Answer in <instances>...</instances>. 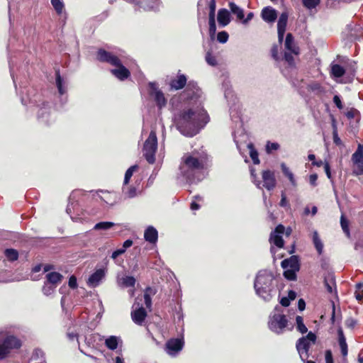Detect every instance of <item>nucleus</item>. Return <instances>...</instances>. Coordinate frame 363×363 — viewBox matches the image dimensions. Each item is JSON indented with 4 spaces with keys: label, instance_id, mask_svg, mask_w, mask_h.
Returning <instances> with one entry per match:
<instances>
[{
    "label": "nucleus",
    "instance_id": "obj_42",
    "mask_svg": "<svg viewBox=\"0 0 363 363\" xmlns=\"http://www.w3.org/2000/svg\"><path fill=\"white\" fill-rule=\"evenodd\" d=\"M55 287V285L50 284L48 282H45V285L43 287V294L46 296L52 294L54 292Z\"/></svg>",
    "mask_w": 363,
    "mask_h": 363
},
{
    "label": "nucleus",
    "instance_id": "obj_30",
    "mask_svg": "<svg viewBox=\"0 0 363 363\" xmlns=\"http://www.w3.org/2000/svg\"><path fill=\"white\" fill-rule=\"evenodd\" d=\"M115 225H116V224L113 222L103 221V222H99V223H96L94 226L93 229L94 230H108Z\"/></svg>",
    "mask_w": 363,
    "mask_h": 363
},
{
    "label": "nucleus",
    "instance_id": "obj_22",
    "mask_svg": "<svg viewBox=\"0 0 363 363\" xmlns=\"http://www.w3.org/2000/svg\"><path fill=\"white\" fill-rule=\"evenodd\" d=\"M338 334V342L341 350V353L343 357H346L347 355V345L346 342V339L344 335L343 331L341 328H340L337 331Z\"/></svg>",
    "mask_w": 363,
    "mask_h": 363
},
{
    "label": "nucleus",
    "instance_id": "obj_23",
    "mask_svg": "<svg viewBox=\"0 0 363 363\" xmlns=\"http://www.w3.org/2000/svg\"><path fill=\"white\" fill-rule=\"evenodd\" d=\"M285 48L289 51H291L292 53L295 55L298 54V48L296 47L294 42L293 36L291 33H288L286 35V38L285 40Z\"/></svg>",
    "mask_w": 363,
    "mask_h": 363
},
{
    "label": "nucleus",
    "instance_id": "obj_27",
    "mask_svg": "<svg viewBox=\"0 0 363 363\" xmlns=\"http://www.w3.org/2000/svg\"><path fill=\"white\" fill-rule=\"evenodd\" d=\"M123 195L125 199H132L137 196V189L135 186L123 185Z\"/></svg>",
    "mask_w": 363,
    "mask_h": 363
},
{
    "label": "nucleus",
    "instance_id": "obj_2",
    "mask_svg": "<svg viewBox=\"0 0 363 363\" xmlns=\"http://www.w3.org/2000/svg\"><path fill=\"white\" fill-rule=\"evenodd\" d=\"M273 275L267 270L260 271L255 281L254 287L257 294L264 301H269L273 291Z\"/></svg>",
    "mask_w": 363,
    "mask_h": 363
},
{
    "label": "nucleus",
    "instance_id": "obj_4",
    "mask_svg": "<svg viewBox=\"0 0 363 363\" xmlns=\"http://www.w3.org/2000/svg\"><path fill=\"white\" fill-rule=\"evenodd\" d=\"M97 58L101 62H108L113 66H116V69L111 70V73L118 79L123 80L127 79L130 75V72L121 63L120 60L111 52L100 49L98 51Z\"/></svg>",
    "mask_w": 363,
    "mask_h": 363
},
{
    "label": "nucleus",
    "instance_id": "obj_56",
    "mask_svg": "<svg viewBox=\"0 0 363 363\" xmlns=\"http://www.w3.org/2000/svg\"><path fill=\"white\" fill-rule=\"evenodd\" d=\"M69 286L72 288V289H74L77 287V279L74 276H72L69 279Z\"/></svg>",
    "mask_w": 363,
    "mask_h": 363
},
{
    "label": "nucleus",
    "instance_id": "obj_49",
    "mask_svg": "<svg viewBox=\"0 0 363 363\" xmlns=\"http://www.w3.org/2000/svg\"><path fill=\"white\" fill-rule=\"evenodd\" d=\"M279 148V145L277 143L267 142L266 145V151L270 153L273 150H277Z\"/></svg>",
    "mask_w": 363,
    "mask_h": 363
},
{
    "label": "nucleus",
    "instance_id": "obj_61",
    "mask_svg": "<svg viewBox=\"0 0 363 363\" xmlns=\"http://www.w3.org/2000/svg\"><path fill=\"white\" fill-rule=\"evenodd\" d=\"M279 204L282 207L288 206V201H287L286 197L284 193H282V194H281V199Z\"/></svg>",
    "mask_w": 363,
    "mask_h": 363
},
{
    "label": "nucleus",
    "instance_id": "obj_37",
    "mask_svg": "<svg viewBox=\"0 0 363 363\" xmlns=\"http://www.w3.org/2000/svg\"><path fill=\"white\" fill-rule=\"evenodd\" d=\"M138 167L137 165H133L129 167L125 174L124 177V182L123 185H127L129 183V181L133 176V174L134 172H135L138 169Z\"/></svg>",
    "mask_w": 363,
    "mask_h": 363
},
{
    "label": "nucleus",
    "instance_id": "obj_62",
    "mask_svg": "<svg viewBox=\"0 0 363 363\" xmlns=\"http://www.w3.org/2000/svg\"><path fill=\"white\" fill-rule=\"evenodd\" d=\"M324 169L325 172V174L327 177L330 179L331 178V172H330V167L328 162H325L324 164Z\"/></svg>",
    "mask_w": 363,
    "mask_h": 363
},
{
    "label": "nucleus",
    "instance_id": "obj_47",
    "mask_svg": "<svg viewBox=\"0 0 363 363\" xmlns=\"http://www.w3.org/2000/svg\"><path fill=\"white\" fill-rule=\"evenodd\" d=\"M296 271L295 269H287L284 272V276L289 280H294L296 279Z\"/></svg>",
    "mask_w": 363,
    "mask_h": 363
},
{
    "label": "nucleus",
    "instance_id": "obj_9",
    "mask_svg": "<svg viewBox=\"0 0 363 363\" xmlns=\"http://www.w3.org/2000/svg\"><path fill=\"white\" fill-rule=\"evenodd\" d=\"M21 346V342L17 337L8 336L3 343H0V359L6 357L12 349H18Z\"/></svg>",
    "mask_w": 363,
    "mask_h": 363
},
{
    "label": "nucleus",
    "instance_id": "obj_19",
    "mask_svg": "<svg viewBox=\"0 0 363 363\" xmlns=\"http://www.w3.org/2000/svg\"><path fill=\"white\" fill-rule=\"evenodd\" d=\"M217 19L221 26H227L230 21L229 11L225 9H220L218 12Z\"/></svg>",
    "mask_w": 363,
    "mask_h": 363
},
{
    "label": "nucleus",
    "instance_id": "obj_41",
    "mask_svg": "<svg viewBox=\"0 0 363 363\" xmlns=\"http://www.w3.org/2000/svg\"><path fill=\"white\" fill-rule=\"evenodd\" d=\"M51 4L58 14H61L64 9V4L62 0H51Z\"/></svg>",
    "mask_w": 363,
    "mask_h": 363
},
{
    "label": "nucleus",
    "instance_id": "obj_33",
    "mask_svg": "<svg viewBox=\"0 0 363 363\" xmlns=\"http://www.w3.org/2000/svg\"><path fill=\"white\" fill-rule=\"evenodd\" d=\"M154 294H155V291L150 287L147 288L145 291L144 299H145V303L147 308H151V306H152L151 295H152Z\"/></svg>",
    "mask_w": 363,
    "mask_h": 363
},
{
    "label": "nucleus",
    "instance_id": "obj_40",
    "mask_svg": "<svg viewBox=\"0 0 363 363\" xmlns=\"http://www.w3.org/2000/svg\"><path fill=\"white\" fill-rule=\"evenodd\" d=\"M297 330L301 333H306L308 330L307 328L303 323V319L301 316H296V318Z\"/></svg>",
    "mask_w": 363,
    "mask_h": 363
},
{
    "label": "nucleus",
    "instance_id": "obj_57",
    "mask_svg": "<svg viewBox=\"0 0 363 363\" xmlns=\"http://www.w3.org/2000/svg\"><path fill=\"white\" fill-rule=\"evenodd\" d=\"M125 252V249H118L116 251H114L112 253L111 257L115 259H116L119 255L123 254Z\"/></svg>",
    "mask_w": 363,
    "mask_h": 363
},
{
    "label": "nucleus",
    "instance_id": "obj_1",
    "mask_svg": "<svg viewBox=\"0 0 363 363\" xmlns=\"http://www.w3.org/2000/svg\"><path fill=\"white\" fill-rule=\"evenodd\" d=\"M183 95L191 101L194 100L196 106L184 109L177 116V126L184 135L192 137L208 123V116L201 106V101L199 100L201 90L195 82H189Z\"/></svg>",
    "mask_w": 363,
    "mask_h": 363
},
{
    "label": "nucleus",
    "instance_id": "obj_55",
    "mask_svg": "<svg viewBox=\"0 0 363 363\" xmlns=\"http://www.w3.org/2000/svg\"><path fill=\"white\" fill-rule=\"evenodd\" d=\"M333 102L339 109H342L343 108L340 98L337 95H335L333 97Z\"/></svg>",
    "mask_w": 363,
    "mask_h": 363
},
{
    "label": "nucleus",
    "instance_id": "obj_24",
    "mask_svg": "<svg viewBox=\"0 0 363 363\" xmlns=\"http://www.w3.org/2000/svg\"><path fill=\"white\" fill-rule=\"evenodd\" d=\"M135 282V279L131 276H125L118 278V284L121 287H133Z\"/></svg>",
    "mask_w": 363,
    "mask_h": 363
},
{
    "label": "nucleus",
    "instance_id": "obj_26",
    "mask_svg": "<svg viewBox=\"0 0 363 363\" xmlns=\"http://www.w3.org/2000/svg\"><path fill=\"white\" fill-rule=\"evenodd\" d=\"M312 240L318 253L321 255L323 250V244L316 230L313 232Z\"/></svg>",
    "mask_w": 363,
    "mask_h": 363
},
{
    "label": "nucleus",
    "instance_id": "obj_44",
    "mask_svg": "<svg viewBox=\"0 0 363 363\" xmlns=\"http://www.w3.org/2000/svg\"><path fill=\"white\" fill-rule=\"evenodd\" d=\"M353 174L358 176L363 174V161L354 162Z\"/></svg>",
    "mask_w": 363,
    "mask_h": 363
},
{
    "label": "nucleus",
    "instance_id": "obj_34",
    "mask_svg": "<svg viewBox=\"0 0 363 363\" xmlns=\"http://www.w3.org/2000/svg\"><path fill=\"white\" fill-rule=\"evenodd\" d=\"M4 255L7 259L11 262L17 260L18 257V252L14 249H6L4 251Z\"/></svg>",
    "mask_w": 363,
    "mask_h": 363
},
{
    "label": "nucleus",
    "instance_id": "obj_14",
    "mask_svg": "<svg viewBox=\"0 0 363 363\" xmlns=\"http://www.w3.org/2000/svg\"><path fill=\"white\" fill-rule=\"evenodd\" d=\"M288 21V15L286 13H282L279 16L278 23H277V30H278V40L280 43H282L284 40V35L285 33L286 24Z\"/></svg>",
    "mask_w": 363,
    "mask_h": 363
},
{
    "label": "nucleus",
    "instance_id": "obj_13",
    "mask_svg": "<svg viewBox=\"0 0 363 363\" xmlns=\"http://www.w3.org/2000/svg\"><path fill=\"white\" fill-rule=\"evenodd\" d=\"M150 94L155 99L157 105L162 108L166 105V99L163 93L159 90L155 83H150Z\"/></svg>",
    "mask_w": 363,
    "mask_h": 363
},
{
    "label": "nucleus",
    "instance_id": "obj_21",
    "mask_svg": "<svg viewBox=\"0 0 363 363\" xmlns=\"http://www.w3.org/2000/svg\"><path fill=\"white\" fill-rule=\"evenodd\" d=\"M186 84V78L184 74L178 75L177 79L172 80L170 86L172 89L178 90L182 89Z\"/></svg>",
    "mask_w": 363,
    "mask_h": 363
},
{
    "label": "nucleus",
    "instance_id": "obj_50",
    "mask_svg": "<svg viewBox=\"0 0 363 363\" xmlns=\"http://www.w3.org/2000/svg\"><path fill=\"white\" fill-rule=\"evenodd\" d=\"M206 60L207 63L210 65L214 66L216 65V59L213 55H212V54L210 52H208L206 53Z\"/></svg>",
    "mask_w": 363,
    "mask_h": 363
},
{
    "label": "nucleus",
    "instance_id": "obj_18",
    "mask_svg": "<svg viewBox=\"0 0 363 363\" xmlns=\"http://www.w3.org/2000/svg\"><path fill=\"white\" fill-rule=\"evenodd\" d=\"M144 238L150 243H155L157 240V230L152 226H149L145 231Z\"/></svg>",
    "mask_w": 363,
    "mask_h": 363
},
{
    "label": "nucleus",
    "instance_id": "obj_31",
    "mask_svg": "<svg viewBox=\"0 0 363 363\" xmlns=\"http://www.w3.org/2000/svg\"><path fill=\"white\" fill-rule=\"evenodd\" d=\"M352 160L354 162L363 161V145L359 144L355 152L352 155Z\"/></svg>",
    "mask_w": 363,
    "mask_h": 363
},
{
    "label": "nucleus",
    "instance_id": "obj_8",
    "mask_svg": "<svg viewBox=\"0 0 363 363\" xmlns=\"http://www.w3.org/2000/svg\"><path fill=\"white\" fill-rule=\"evenodd\" d=\"M316 336L310 332L306 337L300 338L296 344V348L299 353L300 357L305 361L308 358V352L311 343H314Z\"/></svg>",
    "mask_w": 363,
    "mask_h": 363
},
{
    "label": "nucleus",
    "instance_id": "obj_25",
    "mask_svg": "<svg viewBox=\"0 0 363 363\" xmlns=\"http://www.w3.org/2000/svg\"><path fill=\"white\" fill-rule=\"evenodd\" d=\"M228 6L231 13L235 15L238 20L242 21L245 17L243 9L233 2H230Z\"/></svg>",
    "mask_w": 363,
    "mask_h": 363
},
{
    "label": "nucleus",
    "instance_id": "obj_15",
    "mask_svg": "<svg viewBox=\"0 0 363 363\" xmlns=\"http://www.w3.org/2000/svg\"><path fill=\"white\" fill-rule=\"evenodd\" d=\"M263 186L268 190L273 189L276 186V179L273 172L266 170L262 172Z\"/></svg>",
    "mask_w": 363,
    "mask_h": 363
},
{
    "label": "nucleus",
    "instance_id": "obj_12",
    "mask_svg": "<svg viewBox=\"0 0 363 363\" xmlns=\"http://www.w3.org/2000/svg\"><path fill=\"white\" fill-rule=\"evenodd\" d=\"M285 228L282 225H279L276 227L274 230L271 233L269 241L270 243L277 246L279 248H281L284 246V240L282 239V235L284 234Z\"/></svg>",
    "mask_w": 363,
    "mask_h": 363
},
{
    "label": "nucleus",
    "instance_id": "obj_16",
    "mask_svg": "<svg viewBox=\"0 0 363 363\" xmlns=\"http://www.w3.org/2000/svg\"><path fill=\"white\" fill-rule=\"evenodd\" d=\"M105 276V271L102 269H97L94 273H93L89 278L87 281V284L90 287H96L97 286L100 281Z\"/></svg>",
    "mask_w": 363,
    "mask_h": 363
},
{
    "label": "nucleus",
    "instance_id": "obj_39",
    "mask_svg": "<svg viewBox=\"0 0 363 363\" xmlns=\"http://www.w3.org/2000/svg\"><path fill=\"white\" fill-rule=\"evenodd\" d=\"M140 3L144 4L147 9H154L158 6L159 0H141Z\"/></svg>",
    "mask_w": 363,
    "mask_h": 363
},
{
    "label": "nucleus",
    "instance_id": "obj_52",
    "mask_svg": "<svg viewBox=\"0 0 363 363\" xmlns=\"http://www.w3.org/2000/svg\"><path fill=\"white\" fill-rule=\"evenodd\" d=\"M335 285L334 281L333 279H330L329 281L328 279L325 280V286L327 289L328 292L333 293V286Z\"/></svg>",
    "mask_w": 363,
    "mask_h": 363
},
{
    "label": "nucleus",
    "instance_id": "obj_46",
    "mask_svg": "<svg viewBox=\"0 0 363 363\" xmlns=\"http://www.w3.org/2000/svg\"><path fill=\"white\" fill-rule=\"evenodd\" d=\"M209 34L211 38H213L216 32V26L215 19H209Z\"/></svg>",
    "mask_w": 363,
    "mask_h": 363
},
{
    "label": "nucleus",
    "instance_id": "obj_6",
    "mask_svg": "<svg viewBox=\"0 0 363 363\" xmlns=\"http://www.w3.org/2000/svg\"><path fill=\"white\" fill-rule=\"evenodd\" d=\"M294 86L298 89L299 92L302 95H308L309 94H319L323 91V89L320 83L311 81L306 82L303 80L293 82Z\"/></svg>",
    "mask_w": 363,
    "mask_h": 363
},
{
    "label": "nucleus",
    "instance_id": "obj_11",
    "mask_svg": "<svg viewBox=\"0 0 363 363\" xmlns=\"http://www.w3.org/2000/svg\"><path fill=\"white\" fill-rule=\"evenodd\" d=\"M183 346L184 341L182 339H170L165 345V351L170 356H175L182 350Z\"/></svg>",
    "mask_w": 363,
    "mask_h": 363
},
{
    "label": "nucleus",
    "instance_id": "obj_3",
    "mask_svg": "<svg viewBox=\"0 0 363 363\" xmlns=\"http://www.w3.org/2000/svg\"><path fill=\"white\" fill-rule=\"evenodd\" d=\"M204 162V157L199 156L196 153L186 154L183 156L180 165L181 173L187 179L191 180V176L196 171L203 168Z\"/></svg>",
    "mask_w": 363,
    "mask_h": 363
},
{
    "label": "nucleus",
    "instance_id": "obj_10",
    "mask_svg": "<svg viewBox=\"0 0 363 363\" xmlns=\"http://www.w3.org/2000/svg\"><path fill=\"white\" fill-rule=\"evenodd\" d=\"M138 298L135 299V301L133 305L131 318L135 324L141 325L147 317V312L142 306H140V303H138Z\"/></svg>",
    "mask_w": 363,
    "mask_h": 363
},
{
    "label": "nucleus",
    "instance_id": "obj_35",
    "mask_svg": "<svg viewBox=\"0 0 363 363\" xmlns=\"http://www.w3.org/2000/svg\"><path fill=\"white\" fill-rule=\"evenodd\" d=\"M247 147L250 150V155L252 160L253 161V163L255 164H259L258 153L256 151V150L254 148L253 145L252 143H249L247 145Z\"/></svg>",
    "mask_w": 363,
    "mask_h": 363
},
{
    "label": "nucleus",
    "instance_id": "obj_64",
    "mask_svg": "<svg viewBox=\"0 0 363 363\" xmlns=\"http://www.w3.org/2000/svg\"><path fill=\"white\" fill-rule=\"evenodd\" d=\"M133 245V241L131 240H127L123 242V248L125 249V251L127 248L130 247Z\"/></svg>",
    "mask_w": 363,
    "mask_h": 363
},
{
    "label": "nucleus",
    "instance_id": "obj_29",
    "mask_svg": "<svg viewBox=\"0 0 363 363\" xmlns=\"http://www.w3.org/2000/svg\"><path fill=\"white\" fill-rule=\"evenodd\" d=\"M47 282L56 285L62 281V276L57 272H50L46 275Z\"/></svg>",
    "mask_w": 363,
    "mask_h": 363
},
{
    "label": "nucleus",
    "instance_id": "obj_5",
    "mask_svg": "<svg viewBox=\"0 0 363 363\" xmlns=\"http://www.w3.org/2000/svg\"><path fill=\"white\" fill-rule=\"evenodd\" d=\"M157 149V138L155 130H151L143 146V155L150 164L155 161V155Z\"/></svg>",
    "mask_w": 363,
    "mask_h": 363
},
{
    "label": "nucleus",
    "instance_id": "obj_17",
    "mask_svg": "<svg viewBox=\"0 0 363 363\" xmlns=\"http://www.w3.org/2000/svg\"><path fill=\"white\" fill-rule=\"evenodd\" d=\"M277 16V11L271 7H266L262 11V17L267 22H274Z\"/></svg>",
    "mask_w": 363,
    "mask_h": 363
},
{
    "label": "nucleus",
    "instance_id": "obj_20",
    "mask_svg": "<svg viewBox=\"0 0 363 363\" xmlns=\"http://www.w3.org/2000/svg\"><path fill=\"white\" fill-rule=\"evenodd\" d=\"M281 267L284 269L298 270V260L297 257L291 256L289 259L283 260L281 262Z\"/></svg>",
    "mask_w": 363,
    "mask_h": 363
},
{
    "label": "nucleus",
    "instance_id": "obj_36",
    "mask_svg": "<svg viewBox=\"0 0 363 363\" xmlns=\"http://www.w3.org/2000/svg\"><path fill=\"white\" fill-rule=\"evenodd\" d=\"M345 69L339 65H334L331 68V73L335 77H340L344 75Z\"/></svg>",
    "mask_w": 363,
    "mask_h": 363
},
{
    "label": "nucleus",
    "instance_id": "obj_45",
    "mask_svg": "<svg viewBox=\"0 0 363 363\" xmlns=\"http://www.w3.org/2000/svg\"><path fill=\"white\" fill-rule=\"evenodd\" d=\"M56 84L59 91V93L62 95L65 93V90L62 88V79L60 77V72H56Z\"/></svg>",
    "mask_w": 363,
    "mask_h": 363
},
{
    "label": "nucleus",
    "instance_id": "obj_59",
    "mask_svg": "<svg viewBox=\"0 0 363 363\" xmlns=\"http://www.w3.org/2000/svg\"><path fill=\"white\" fill-rule=\"evenodd\" d=\"M333 141L337 145H340L342 144V141L340 138L338 137L336 130L333 131Z\"/></svg>",
    "mask_w": 363,
    "mask_h": 363
},
{
    "label": "nucleus",
    "instance_id": "obj_38",
    "mask_svg": "<svg viewBox=\"0 0 363 363\" xmlns=\"http://www.w3.org/2000/svg\"><path fill=\"white\" fill-rule=\"evenodd\" d=\"M340 225L341 228L343 230V232L345 233L347 238L350 237V232L349 229V222L348 220L345 218L344 215L341 216L340 218Z\"/></svg>",
    "mask_w": 363,
    "mask_h": 363
},
{
    "label": "nucleus",
    "instance_id": "obj_51",
    "mask_svg": "<svg viewBox=\"0 0 363 363\" xmlns=\"http://www.w3.org/2000/svg\"><path fill=\"white\" fill-rule=\"evenodd\" d=\"M209 19H215V11H216V2L215 0H211L210 5Z\"/></svg>",
    "mask_w": 363,
    "mask_h": 363
},
{
    "label": "nucleus",
    "instance_id": "obj_60",
    "mask_svg": "<svg viewBox=\"0 0 363 363\" xmlns=\"http://www.w3.org/2000/svg\"><path fill=\"white\" fill-rule=\"evenodd\" d=\"M254 16V14L252 12H250L247 15V17L245 18V17L243 18V19H242V23L243 24H247Z\"/></svg>",
    "mask_w": 363,
    "mask_h": 363
},
{
    "label": "nucleus",
    "instance_id": "obj_58",
    "mask_svg": "<svg viewBox=\"0 0 363 363\" xmlns=\"http://www.w3.org/2000/svg\"><path fill=\"white\" fill-rule=\"evenodd\" d=\"M317 179H318L317 174H311L310 177H309V182H310V184L312 186H315L316 184H316Z\"/></svg>",
    "mask_w": 363,
    "mask_h": 363
},
{
    "label": "nucleus",
    "instance_id": "obj_53",
    "mask_svg": "<svg viewBox=\"0 0 363 363\" xmlns=\"http://www.w3.org/2000/svg\"><path fill=\"white\" fill-rule=\"evenodd\" d=\"M325 363H333L332 352L330 350L325 351Z\"/></svg>",
    "mask_w": 363,
    "mask_h": 363
},
{
    "label": "nucleus",
    "instance_id": "obj_63",
    "mask_svg": "<svg viewBox=\"0 0 363 363\" xmlns=\"http://www.w3.org/2000/svg\"><path fill=\"white\" fill-rule=\"evenodd\" d=\"M290 299L288 298V297H283L281 298V301H280V303L283 306H289V304H290Z\"/></svg>",
    "mask_w": 363,
    "mask_h": 363
},
{
    "label": "nucleus",
    "instance_id": "obj_28",
    "mask_svg": "<svg viewBox=\"0 0 363 363\" xmlns=\"http://www.w3.org/2000/svg\"><path fill=\"white\" fill-rule=\"evenodd\" d=\"M281 168L282 170L283 174L288 177L289 180L290 181L291 184L294 186H296L297 183L294 178V174L291 172V171L289 169L288 167L285 164V163L281 164Z\"/></svg>",
    "mask_w": 363,
    "mask_h": 363
},
{
    "label": "nucleus",
    "instance_id": "obj_32",
    "mask_svg": "<svg viewBox=\"0 0 363 363\" xmlns=\"http://www.w3.org/2000/svg\"><path fill=\"white\" fill-rule=\"evenodd\" d=\"M118 339L116 336H111L105 341L106 346L110 350H115L117 348Z\"/></svg>",
    "mask_w": 363,
    "mask_h": 363
},
{
    "label": "nucleus",
    "instance_id": "obj_54",
    "mask_svg": "<svg viewBox=\"0 0 363 363\" xmlns=\"http://www.w3.org/2000/svg\"><path fill=\"white\" fill-rule=\"evenodd\" d=\"M284 58L286 62H287L290 66L294 65V59L291 54L286 52L284 55Z\"/></svg>",
    "mask_w": 363,
    "mask_h": 363
},
{
    "label": "nucleus",
    "instance_id": "obj_43",
    "mask_svg": "<svg viewBox=\"0 0 363 363\" xmlns=\"http://www.w3.org/2000/svg\"><path fill=\"white\" fill-rule=\"evenodd\" d=\"M303 6L308 9L315 8L320 3V0H302Z\"/></svg>",
    "mask_w": 363,
    "mask_h": 363
},
{
    "label": "nucleus",
    "instance_id": "obj_7",
    "mask_svg": "<svg viewBox=\"0 0 363 363\" xmlns=\"http://www.w3.org/2000/svg\"><path fill=\"white\" fill-rule=\"evenodd\" d=\"M288 321L286 316L279 313L274 312L269 317L268 323L269 329L275 333H282L287 327Z\"/></svg>",
    "mask_w": 363,
    "mask_h": 363
},
{
    "label": "nucleus",
    "instance_id": "obj_48",
    "mask_svg": "<svg viewBox=\"0 0 363 363\" xmlns=\"http://www.w3.org/2000/svg\"><path fill=\"white\" fill-rule=\"evenodd\" d=\"M217 40L220 43H225L228 40V34L225 31H221L218 33Z\"/></svg>",
    "mask_w": 363,
    "mask_h": 363
}]
</instances>
